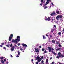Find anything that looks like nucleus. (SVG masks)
Here are the masks:
<instances>
[{
    "mask_svg": "<svg viewBox=\"0 0 64 64\" xmlns=\"http://www.w3.org/2000/svg\"><path fill=\"white\" fill-rule=\"evenodd\" d=\"M61 52H60L58 53V56H57L56 58H58V59H59V57L60 58H63V57H64V55H61Z\"/></svg>",
    "mask_w": 64,
    "mask_h": 64,
    "instance_id": "nucleus-1",
    "label": "nucleus"
},
{
    "mask_svg": "<svg viewBox=\"0 0 64 64\" xmlns=\"http://www.w3.org/2000/svg\"><path fill=\"white\" fill-rule=\"evenodd\" d=\"M17 38H16L14 40V42H16V40L18 42H19L20 41V36H17Z\"/></svg>",
    "mask_w": 64,
    "mask_h": 64,
    "instance_id": "nucleus-2",
    "label": "nucleus"
},
{
    "mask_svg": "<svg viewBox=\"0 0 64 64\" xmlns=\"http://www.w3.org/2000/svg\"><path fill=\"white\" fill-rule=\"evenodd\" d=\"M48 50L50 52H52V53H53V50L51 52V48L50 47H48Z\"/></svg>",
    "mask_w": 64,
    "mask_h": 64,
    "instance_id": "nucleus-3",
    "label": "nucleus"
},
{
    "mask_svg": "<svg viewBox=\"0 0 64 64\" xmlns=\"http://www.w3.org/2000/svg\"><path fill=\"white\" fill-rule=\"evenodd\" d=\"M22 46H23L24 47H26V48H24V50H25V49H26V47H27L28 46H27V45L23 43L22 44Z\"/></svg>",
    "mask_w": 64,
    "mask_h": 64,
    "instance_id": "nucleus-4",
    "label": "nucleus"
},
{
    "mask_svg": "<svg viewBox=\"0 0 64 64\" xmlns=\"http://www.w3.org/2000/svg\"><path fill=\"white\" fill-rule=\"evenodd\" d=\"M55 49H56V51H59V50H60V49H61V48H60L57 49V47H56Z\"/></svg>",
    "mask_w": 64,
    "mask_h": 64,
    "instance_id": "nucleus-5",
    "label": "nucleus"
},
{
    "mask_svg": "<svg viewBox=\"0 0 64 64\" xmlns=\"http://www.w3.org/2000/svg\"><path fill=\"white\" fill-rule=\"evenodd\" d=\"M14 48H15V46H13L12 48H11V50L12 51H14Z\"/></svg>",
    "mask_w": 64,
    "mask_h": 64,
    "instance_id": "nucleus-6",
    "label": "nucleus"
},
{
    "mask_svg": "<svg viewBox=\"0 0 64 64\" xmlns=\"http://www.w3.org/2000/svg\"><path fill=\"white\" fill-rule=\"evenodd\" d=\"M49 2L47 1L46 2V4H44V6H46L47 4H49Z\"/></svg>",
    "mask_w": 64,
    "mask_h": 64,
    "instance_id": "nucleus-7",
    "label": "nucleus"
},
{
    "mask_svg": "<svg viewBox=\"0 0 64 64\" xmlns=\"http://www.w3.org/2000/svg\"><path fill=\"white\" fill-rule=\"evenodd\" d=\"M36 52H39V50L36 48L35 49L34 52H36Z\"/></svg>",
    "mask_w": 64,
    "mask_h": 64,
    "instance_id": "nucleus-8",
    "label": "nucleus"
},
{
    "mask_svg": "<svg viewBox=\"0 0 64 64\" xmlns=\"http://www.w3.org/2000/svg\"><path fill=\"white\" fill-rule=\"evenodd\" d=\"M55 12H52L50 15L51 16H53V15H55Z\"/></svg>",
    "mask_w": 64,
    "mask_h": 64,
    "instance_id": "nucleus-9",
    "label": "nucleus"
},
{
    "mask_svg": "<svg viewBox=\"0 0 64 64\" xmlns=\"http://www.w3.org/2000/svg\"><path fill=\"white\" fill-rule=\"evenodd\" d=\"M56 18L57 19V20H58L59 19V16H57L56 17Z\"/></svg>",
    "mask_w": 64,
    "mask_h": 64,
    "instance_id": "nucleus-10",
    "label": "nucleus"
},
{
    "mask_svg": "<svg viewBox=\"0 0 64 64\" xmlns=\"http://www.w3.org/2000/svg\"><path fill=\"white\" fill-rule=\"evenodd\" d=\"M40 58V57L39 56H37L36 57V60H38V59H39Z\"/></svg>",
    "mask_w": 64,
    "mask_h": 64,
    "instance_id": "nucleus-11",
    "label": "nucleus"
},
{
    "mask_svg": "<svg viewBox=\"0 0 64 64\" xmlns=\"http://www.w3.org/2000/svg\"><path fill=\"white\" fill-rule=\"evenodd\" d=\"M12 37L9 36V40L10 41L11 40H12Z\"/></svg>",
    "mask_w": 64,
    "mask_h": 64,
    "instance_id": "nucleus-12",
    "label": "nucleus"
},
{
    "mask_svg": "<svg viewBox=\"0 0 64 64\" xmlns=\"http://www.w3.org/2000/svg\"><path fill=\"white\" fill-rule=\"evenodd\" d=\"M50 17H49L47 19V21H50Z\"/></svg>",
    "mask_w": 64,
    "mask_h": 64,
    "instance_id": "nucleus-13",
    "label": "nucleus"
},
{
    "mask_svg": "<svg viewBox=\"0 0 64 64\" xmlns=\"http://www.w3.org/2000/svg\"><path fill=\"white\" fill-rule=\"evenodd\" d=\"M52 43H55V41L54 40H52Z\"/></svg>",
    "mask_w": 64,
    "mask_h": 64,
    "instance_id": "nucleus-14",
    "label": "nucleus"
},
{
    "mask_svg": "<svg viewBox=\"0 0 64 64\" xmlns=\"http://www.w3.org/2000/svg\"><path fill=\"white\" fill-rule=\"evenodd\" d=\"M54 30V29L53 28L52 29H51V32L52 33H53V31Z\"/></svg>",
    "mask_w": 64,
    "mask_h": 64,
    "instance_id": "nucleus-15",
    "label": "nucleus"
},
{
    "mask_svg": "<svg viewBox=\"0 0 64 64\" xmlns=\"http://www.w3.org/2000/svg\"><path fill=\"white\" fill-rule=\"evenodd\" d=\"M41 60H42L41 58H40V59H38V62H40V61H41Z\"/></svg>",
    "mask_w": 64,
    "mask_h": 64,
    "instance_id": "nucleus-16",
    "label": "nucleus"
},
{
    "mask_svg": "<svg viewBox=\"0 0 64 64\" xmlns=\"http://www.w3.org/2000/svg\"><path fill=\"white\" fill-rule=\"evenodd\" d=\"M48 59H46V63H48Z\"/></svg>",
    "mask_w": 64,
    "mask_h": 64,
    "instance_id": "nucleus-17",
    "label": "nucleus"
},
{
    "mask_svg": "<svg viewBox=\"0 0 64 64\" xmlns=\"http://www.w3.org/2000/svg\"><path fill=\"white\" fill-rule=\"evenodd\" d=\"M58 46L59 47H62V46L61 45V44H59Z\"/></svg>",
    "mask_w": 64,
    "mask_h": 64,
    "instance_id": "nucleus-18",
    "label": "nucleus"
},
{
    "mask_svg": "<svg viewBox=\"0 0 64 64\" xmlns=\"http://www.w3.org/2000/svg\"><path fill=\"white\" fill-rule=\"evenodd\" d=\"M1 62L3 64H4V61H3V60H2L1 61Z\"/></svg>",
    "mask_w": 64,
    "mask_h": 64,
    "instance_id": "nucleus-19",
    "label": "nucleus"
},
{
    "mask_svg": "<svg viewBox=\"0 0 64 64\" xmlns=\"http://www.w3.org/2000/svg\"><path fill=\"white\" fill-rule=\"evenodd\" d=\"M43 39H46V37L44 36H43Z\"/></svg>",
    "mask_w": 64,
    "mask_h": 64,
    "instance_id": "nucleus-20",
    "label": "nucleus"
},
{
    "mask_svg": "<svg viewBox=\"0 0 64 64\" xmlns=\"http://www.w3.org/2000/svg\"><path fill=\"white\" fill-rule=\"evenodd\" d=\"M58 16L60 18H62V16L58 15Z\"/></svg>",
    "mask_w": 64,
    "mask_h": 64,
    "instance_id": "nucleus-21",
    "label": "nucleus"
},
{
    "mask_svg": "<svg viewBox=\"0 0 64 64\" xmlns=\"http://www.w3.org/2000/svg\"><path fill=\"white\" fill-rule=\"evenodd\" d=\"M17 40H16V42H14V43H16V44H17V43H18V42H17Z\"/></svg>",
    "mask_w": 64,
    "mask_h": 64,
    "instance_id": "nucleus-22",
    "label": "nucleus"
},
{
    "mask_svg": "<svg viewBox=\"0 0 64 64\" xmlns=\"http://www.w3.org/2000/svg\"><path fill=\"white\" fill-rule=\"evenodd\" d=\"M18 54L19 56L20 55V52L19 50L18 51Z\"/></svg>",
    "mask_w": 64,
    "mask_h": 64,
    "instance_id": "nucleus-23",
    "label": "nucleus"
},
{
    "mask_svg": "<svg viewBox=\"0 0 64 64\" xmlns=\"http://www.w3.org/2000/svg\"><path fill=\"white\" fill-rule=\"evenodd\" d=\"M61 32H58V35H61Z\"/></svg>",
    "mask_w": 64,
    "mask_h": 64,
    "instance_id": "nucleus-24",
    "label": "nucleus"
},
{
    "mask_svg": "<svg viewBox=\"0 0 64 64\" xmlns=\"http://www.w3.org/2000/svg\"><path fill=\"white\" fill-rule=\"evenodd\" d=\"M13 35L12 34H11L10 35V37H13Z\"/></svg>",
    "mask_w": 64,
    "mask_h": 64,
    "instance_id": "nucleus-25",
    "label": "nucleus"
},
{
    "mask_svg": "<svg viewBox=\"0 0 64 64\" xmlns=\"http://www.w3.org/2000/svg\"><path fill=\"white\" fill-rule=\"evenodd\" d=\"M45 20L46 21H47V19L48 18H47V17L46 16L45 17Z\"/></svg>",
    "mask_w": 64,
    "mask_h": 64,
    "instance_id": "nucleus-26",
    "label": "nucleus"
},
{
    "mask_svg": "<svg viewBox=\"0 0 64 64\" xmlns=\"http://www.w3.org/2000/svg\"><path fill=\"white\" fill-rule=\"evenodd\" d=\"M42 51H44V50H45V48H42Z\"/></svg>",
    "mask_w": 64,
    "mask_h": 64,
    "instance_id": "nucleus-27",
    "label": "nucleus"
},
{
    "mask_svg": "<svg viewBox=\"0 0 64 64\" xmlns=\"http://www.w3.org/2000/svg\"><path fill=\"white\" fill-rule=\"evenodd\" d=\"M60 12L59 11H57L56 12V13H57V14H59Z\"/></svg>",
    "mask_w": 64,
    "mask_h": 64,
    "instance_id": "nucleus-28",
    "label": "nucleus"
},
{
    "mask_svg": "<svg viewBox=\"0 0 64 64\" xmlns=\"http://www.w3.org/2000/svg\"><path fill=\"white\" fill-rule=\"evenodd\" d=\"M15 42V40H12V42L14 43V42Z\"/></svg>",
    "mask_w": 64,
    "mask_h": 64,
    "instance_id": "nucleus-29",
    "label": "nucleus"
},
{
    "mask_svg": "<svg viewBox=\"0 0 64 64\" xmlns=\"http://www.w3.org/2000/svg\"><path fill=\"white\" fill-rule=\"evenodd\" d=\"M47 52H47V51H46V50H45L44 53H47Z\"/></svg>",
    "mask_w": 64,
    "mask_h": 64,
    "instance_id": "nucleus-30",
    "label": "nucleus"
},
{
    "mask_svg": "<svg viewBox=\"0 0 64 64\" xmlns=\"http://www.w3.org/2000/svg\"><path fill=\"white\" fill-rule=\"evenodd\" d=\"M44 9H46V8H47V6H44Z\"/></svg>",
    "mask_w": 64,
    "mask_h": 64,
    "instance_id": "nucleus-31",
    "label": "nucleus"
},
{
    "mask_svg": "<svg viewBox=\"0 0 64 64\" xmlns=\"http://www.w3.org/2000/svg\"><path fill=\"white\" fill-rule=\"evenodd\" d=\"M53 53L54 55H56V53H55L54 52H53Z\"/></svg>",
    "mask_w": 64,
    "mask_h": 64,
    "instance_id": "nucleus-32",
    "label": "nucleus"
},
{
    "mask_svg": "<svg viewBox=\"0 0 64 64\" xmlns=\"http://www.w3.org/2000/svg\"><path fill=\"white\" fill-rule=\"evenodd\" d=\"M0 59L1 60H2V59H3V58H4L3 57H0Z\"/></svg>",
    "mask_w": 64,
    "mask_h": 64,
    "instance_id": "nucleus-33",
    "label": "nucleus"
},
{
    "mask_svg": "<svg viewBox=\"0 0 64 64\" xmlns=\"http://www.w3.org/2000/svg\"><path fill=\"white\" fill-rule=\"evenodd\" d=\"M4 44V43H2L1 44V45L2 46H3Z\"/></svg>",
    "mask_w": 64,
    "mask_h": 64,
    "instance_id": "nucleus-34",
    "label": "nucleus"
},
{
    "mask_svg": "<svg viewBox=\"0 0 64 64\" xmlns=\"http://www.w3.org/2000/svg\"><path fill=\"white\" fill-rule=\"evenodd\" d=\"M38 63H39V62H37L36 63V64H38Z\"/></svg>",
    "mask_w": 64,
    "mask_h": 64,
    "instance_id": "nucleus-35",
    "label": "nucleus"
},
{
    "mask_svg": "<svg viewBox=\"0 0 64 64\" xmlns=\"http://www.w3.org/2000/svg\"><path fill=\"white\" fill-rule=\"evenodd\" d=\"M55 62H53L52 63V64H54Z\"/></svg>",
    "mask_w": 64,
    "mask_h": 64,
    "instance_id": "nucleus-36",
    "label": "nucleus"
},
{
    "mask_svg": "<svg viewBox=\"0 0 64 64\" xmlns=\"http://www.w3.org/2000/svg\"><path fill=\"white\" fill-rule=\"evenodd\" d=\"M52 37H53V36H52V35H50V38H52Z\"/></svg>",
    "mask_w": 64,
    "mask_h": 64,
    "instance_id": "nucleus-37",
    "label": "nucleus"
},
{
    "mask_svg": "<svg viewBox=\"0 0 64 64\" xmlns=\"http://www.w3.org/2000/svg\"><path fill=\"white\" fill-rule=\"evenodd\" d=\"M18 46H20V45H21V44H20V43H18Z\"/></svg>",
    "mask_w": 64,
    "mask_h": 64,
    "instance_id": "nucleus-38",
    "label": "nucleus"
},
{
    "mask_svg": "<svg viewBox=\"0 0 64 64\" xmlns=\"http://www.w3.org/2000/svg\"><path fill=\"white\" fill-rule=\"evenodd\" d=\"M42 63H44V61H43V60H42Z\"/></svg>",
    "mask_w": 64,
    "mask_h": 64,
    "instance_id": "nucleus-39",
    "label": "nucleus"
},
{
    "mask_svg": "<svg viewBox=\"0 0 64 64\" xmlns=\"http://www.w3.org/2000/svg\"><path fill=\"white\" fill-rule=\"evenodd\" d=\"M10 47H11L12 46V44H10Z\"/></svg>",
    "mask_w": 64,
    "mask_h": 64,
    "instance_id": "nucleus-40",
    "label": "nucleus"
},
{
    "mask_svg": "<svg viewBox=\"0 0 64 64\" xmlns=\"http://www.w3.org/2000/svg\"><path fill=\"white\" fill-rule=\"evenodd\" d=\"M39 48H42V47H41V46H39Z\"/></svg>",
    "mask_w": 64,
    "mask_h": 64,
    "instance_id": "nucleus-41",
    "label": "nucleus"
},
{
    "mask_svg": "<svg viewBox=\"0 0 64 64\" xmlns=\"http://www.w3.org/2000/svg\"><path fill=\"white\" fill-rule=\"evenodd\" d=\"M41 2H42H42H43L44 0H41Z\"/></svg>",
    "mask_w": 64,
    "mask_h": 64,
    "instance_id": "nucleus-42",
    "label": "nucleus"
},
{
    "mask_svg": "<svg viewBox=\"0 0 64 64\" xmlns=\"http://www.w3.org/2000/svg\"><path fill=\"white\" fill-rule=\"evenodd\" d=\"M6 47H9V46L8 45H6Z\"/></svg>",
    "mask_w": 64,
    "mask_h": 64,
    "instance_id": "nucleus-43",
    "label": "nucleus"
},
{
    "mask_svg": "<svg viewBox=\"0 0 64 64\" xmlns=\"http://www.w3.org/2000/svg\"><path fill=\"white\" fill-rule=\"evenodd\" d=\"M51 1V0H47V1H48V2H49V1Z\"/></svg>",
    "mask_w": 64,
    "mask_h": 64,
    "instance_id": "nucleus-44",
    "label": "nucleus"
},
{
    "mask_svg": "<svg viewBox=\"0 0 64 64\" xmlns=\"http://www.w3.org/2000/svg\"><path fill=\"white\" fill-rule=\"evenodd\" d=\"M54 27L55 28H56V26L55 25H54Z\"/></svg>",
    "mask_w": 64,
    "mask_h": 64,
    "instance_id": "nucleus-45",
    "label": "nucleus"
},
{
    "mask_svg": "<svg viewBox=\"0 0 64 64\" xmlns=\"http://www.w3.org/2000/svg\"><path fill=\"white\" fill-rule=\"evenodd\" d=\"M52 51H53L54 50V48H52Z\"/></svg>",
    "mask_w": 64,
    "mask_h": 64,
    "instance_id": "nucleus-46",
    "label": "nucleus"
},
{
    "mask_svg": "<svg viewBox=\"0 0 64 64\" xmlns=\"http://www.w3.org/2000/svg\"><path fill=\"white\" fill-rule=\"evenodd\" d=\"M54 20V19H52V22H53V21Z\"/></svg>",
    "mask_w": 64,
    "mask_h": 64,
    "instance_id": "nucleus-47",
    "label": "nucleus"
},
{
    "mask_svg": "<svg viewBox=\"0 0 64 64\" xmlns=\"http://www.w3.org/2000/svg\"><path fill=\"white\" fill-rule=\"evenodd\" d=\"M44 58V57L43 56H42L41 57V59H43Z\"/></svg>",
    "mask_w": 64,
    "mask_h": 64,
    "instance_id": "nucleus-48",
    "label": "nucleus"
},
{
    "mask_svg": "<svg viewBox=\"0 0 64 64\" xmlns=\"http://www.w3.org/2000/svg\"><path fill=\"white\" fill-rule=\"evenodd\" d=\"M20 49L21 51H22V50H23V49H22V48H20Z\"/></svg>",
    "mask_w": 64,
    "mask_h": 64,
    "instance_id": "nucleus-49",
    "label": "nucleus"
},
{
    "mask_svg": "<svg viewBox=\"0 0 64 64\" xmlns=\"http://www.w3.org/2000/svg\"><path fill=\"white\" fill-rule=\"evenodd\" d=\"M19 56H18V55H17L16 56V57H19Z\"/></svg>",
    "mask_w": 64,
    "mask_h": 64,
    "instance_id": "nucleus-50",
    "label": "nucleus"
},
{
    "mask_svg": "<svg viewBox=\"0 0 64 64\" xmlns=\"http://www.w3.org/2000/svg\"><path fill=\"white\" fill-rule=\"evenodd\" d=\"M0 47H3V46L2 45H0Z\"/></svg>",
    "mask_w": 64,
    "mask_h": 64,
    "instance_id": "nucleus-51",
    "label": "nucleus"
},
{
    "mask_svg": "<svg viewBox=\"0 0 64 64\" xmlns=\"http://www.w3.org/2000/svg\"><path fill=\"white\" fill-rule=\"evenodd\" d=\"M52 57H51L50 58V60H51L52 59Z\"/></svg>",
    "mask_w": 64,
    "mask_h": 64,
    "instance_id": "nucleus-52",
    "label": "nucleus"
},
{
    "mask_svg": "<svg viewBox=\"0 0 64 64\" xmlns=\"http://www.w3.org/2000/svg\"><path fill=\"white\" fill-rule=\"evenodd\" d=\"M56 43L57 44H59V42H56Z\"/></svg>",
    "mask_w": 64,
    "mask_h": 64,
    "instance_id": "nucleus-53",
    "label": "nucleus"
},
{
    "mask_svg": "<svg viewBox=\"0 0 64 64\" xmlns=\"http://www.w3.org/2000/svg\"><path fill=\"white\" fill-rule=\"evenodd\" d=\"M6 59H4V61L5 62H6Z\"/></svg>",
    "mask_w": 64,
    "mask_h": 64,
    "instance_id": "nucleus-54",
    "label": "nucleus"
},
{
    "mask_svg": "<svg viewBox=\"0 0 64 64\" xmlns=\"http://www.w3.org/2000/svg\"><path fill=\"white\" fill-rule=\"evenodd\" d=\"M10 57H13V56H12V55H11L10 56Z\"/></svg>",
    "mask_w": 64,
    "mask_h": 64,
    "instance_id": "nucleus-55",
    "label": "nucleus"
},
{
    "mask_svg": "<svg viewBox=\"0 0 64 64\" xmlns=\"http://www.w3.org/2000/svg\"><path fill=\"white\" fill-rule=\"evenodd\" d=\"M40 6H42V4H40Z\"/></svg>",
    "mask_w": 64,
    "mask_h": 64,
    "instance_id": "nucleus-56",
    "label": "nucleus"
},
{
    "mask_svg": "<svg viewBox=\"0 0 64 64\" xmlns=\"http://www.w3.org/2000/svg\"><path fill=\"white\" fill-rule=\"evenodd\" d=\"M34 60L33 59H32V61H33Z\"/></svg>",
    "mask_w": 64,
    "mask_h": 64,
    "instance_id": "nucleus-57",
    "label": "nucleus"
},
{
    "mask_svg": "<svg viewBox=\"0 0 64 64\" xmlns=\"http://www.w3.org/2000/svg\"><path fill=\"white\" fill-rule=\"evenodd\" d=\"M4 49H6V48H5V47H4Z\"/></svg>",
    "mask_w": 64,
    "mask_h": 64,
    "instance_id": "nucleus-58",
    "label": "nucleus"
},
{
    "mask_svg": "<svg viewBox=\"0 0 64 64\" xmlns=\"http://www.w3.org/2000/svg\"><path fill=\"white\" fill-rule=\"evenodd\" d=\"M51 4H52V5H53V3H52Z\"/></svg>",
    "mask_w": 64,
    "mask_h": 64,
    "instance_id": "nucleus-59",
    "label": "nucleus"
},
{
    "mask_svg": "<svg viewBox=\"0 0 64 64\" xmlns=\"http://www.w3.org/2000/svg\"><path fill=\"white\" fill-rule=\"evenodd\" d=\"M62 31L63 32H64V28H63V30H62Z\"/></svg>",
    "mask_w": 64,
    "mask_h": 64,
    "instance_id": "nucleus-60",
    "label": "nucleus"
},
{
    "mask_svg": "<svg viewBox=\"0 0 64 64\" xmlns=\"http://www.w3.org/2000/svg\"><path fill=\"white\" fill-rule=\"evenodd\" d=\"M46 36H47V37H48V35L47 34H46Z\"/></svg>",
    "mask_w": 64,
    "mask_h": 64,
    "instance_id": "nucleus-61",
    "label": "nucleus"
},
{
    "mask_svg": "<svg viewBox=\"0 0 64 64\" xmlns=\"http://www.w3.org/2000/svg\"><path fill=\"white\" fill-rule=\"evenodd\" d=\"M59 64H62V63H61V62H60L59 63Z\"/></svg>",
    "mask_w": 64,
    "mask_h": 64,
    "instance_id": "nucleus-62",
    "label": "nucleus"
},
{
    "mask_svg": "<svg viewBox=\"0 0 64 64\" xmlns=\"http://www.w3.org/2000/svg\"><path fill=\"white\" fill-rule=\"evenodd\" d=\"M16 47H17V46H16V45H14Z\"/></svg>",
    "mask_w": 64,
    "mask_h": 64,
    "instance_id": "nucleus-63",
    "label": "nucleus"
},
{
    "mask_svg": "<svg viewBox=\"0 0 64 64\" xmlns=\"http://www.w3.org/2000/svg\"><path fill=\"white\" fill-rule=\"evenodd\" d=\"M6 43H7V42H5V44H6Z\"/></svg>",
    "mask_w": 64,
    "mask_h": 64,
    "instance_id": "nucleus-64",
    "label": "nucleus"
}]
</instances>
